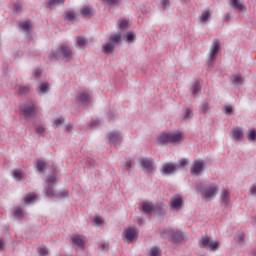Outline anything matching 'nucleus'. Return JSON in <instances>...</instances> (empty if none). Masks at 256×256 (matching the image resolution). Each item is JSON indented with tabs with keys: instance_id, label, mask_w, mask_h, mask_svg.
I'll return each mask as SVG.
<instances>
[{
	"instance_id": "1",
	"label": "nucleus",
	"mask_w": 256,
	"mask_h": 256,
	"mask_svg": "<svg viewBox=\"0 0 256 256\" xmlns=\"http://www.w3.org/2000/svg\"><path fill=\"white\" fill-rule=\"evenodd\" d=\"M51 175L46 179L45 193L46 197H57V199H65V197H69V192L63 190L61 192L55 193V185H57V176L55 174L56 168L55 166H51Z\"/></svg>"
},
{
	"instance_id": "2",
	"label": "nucleus",
	"mask_w": 256,
	"mask_h": 256,
	"mask_svg": "<svg viewBox=\"0 0 256 256\" xmlns=\"http://www.w3.org/2000/svg\"><path fill=\"white\" fill-rule=\"evenodd\" d=\"M185 139L183 133L179 131L162 133L157 137L159 145H167V143H181Z\"/></svg>"
},
{
	"instance_id": "3",
	"label": "nucleus",
	"mask_w": 256,
	"mask_h": 256,
	"mask_svg": "<svg viewBox=\"0 0 256 256\" xmlns=\"http://www.w3.org/2000/svg\"><path fill=\"white\" fill-rule=\"evenodd\" d=\"M197 191H201V195L203 199H211V197H215L219 192V188L217 184H210L208 186H204L202 182L196 183Z\"/></svg>"
},
{
	"instance_id": "4",
	"label": "nucleus",
	"mask_w": 256,
	"mask_h": 256,
	"mask_svg": "<svg viewBox=\"0 0 256 256\" xmlns=\"http://www.w3.org/2000/svg\"><path fill=\"white\" fill-rule=\"evenodd\" d=\"M62 56L65 61H71L73 59V51L66 44H62L59 50L52 51L50 54V60L53 61Z\"/></svg>"
},
{
	"instance_id": "5",
	"label": "nucleus",
	"mask_w": 256,
	"mask_h": 256,
	"mask_svg": "<svg viewBox=\"0 0 256 256\" xmlns=\"http://www.w3.org/2000/svg\"><path fill=\"white\" fill-rule=\"evenodd\" d=\"M200 249H209L210 251H219L221 244L219 241H213L209 236H202L199 240Z\"/></svg>"
},
{
	"instance_id": "6",
	"label": "nucleus",
	"mask_w": 256,
	"mask_h": 256,
	"mask_svg": "<svg viewBox=\"0 0 256 256\" xmlns=\"http://www.w3.org/2000/svg\"><path fill=\"white\" fill-rule=\"evenodd\" d=\"M123 239L126 243H135L139 239V229L137 227H128L123 232Z\"/></svg>"
},
{
	"instance_id": "7",
	"label": "nucleus",
	"mask_w": 256,
	"mask_h": 256,
	"mask_svg": "<svg viewBox=\"0 0 256 256\" xmlns=\"http://www.w3.org/2000/svg\"><path fill=\"white\" fill-rule=\"evenodd\" d=\"M220 49H221V42H219V39H215L212 43V48L209 53V65L213 64V61H215L217 57V53H219Z\"/></svg>"
},
{
	"instance_id": "8",
	"label": "nucleus",
	"mask_w": 256,
	"mask_h": 256,
	"mask_svg": "<svg viewBox=\"0 0 256 256\" xmlns=\"http://www.w3.org/2000/svg\"><path fill=\"white\" fill-rule=\"evenodd\" d=\"M21 113L25 119H30V117H35V104H25L21 108Z\"/></svg>"
},
{
	"instance_id": "9",
	"label": "nucleus",
	"mask_w": 256,
	"mask_h": 256,
	"mask_svg": "<svg viewBox=\"0 0 256 256\" xmlns=\"http://www.w3.org/2000/svg\"><path fill=\"white\" fill-rule=\"evenodd\" d=\"M204 167L205 162L203 160H195L191 167L192 175H201V171H203Z\"/></svg>"
},
{
	"instance_id": "10",
	"label": "nucleus",
	"mask_w": 256,
	"mask_h": 256,
	"mask_svg": "<svg viewBox=\"0 0 256 256\" xmlns=\"http://www.w3.org/2000/svg\"><path fill=\"white\" fill-rule=\"evenodd\" d=\"M170 207L174 209V211L181 210V207H183V198H181V196L172 197L170 199Z\"/></svg>"
},
{
	"instance_id": "11",
	"label": "nucleus",
	"mask_w": 256,
	"mask_h": 256,
	"mask_svg": "<svg viewBox=\"0 0 256 256\" xmlns=\"http://www.w3.org/2000/svg\"><path fill=\"white\" fill-rule=\"evenodd\" d=\"M110 143H112V145H119L121 143V141H123V137L121 136V132H110L107 135Z\"/></svg>"
},
{
	"instance_id": "12",
	"label": "nucleus",
	"mask_w": 256,
	"mask_h": 256,
	"mask_svg": "<svg viewBox=\"0 0 256 256\" xmlns=\"http://www.w3.org/2000/svg\"><path fill=\"white\" fill-rule=\"evenodd\" d=\"M76 101L82 105H89L91 103V96L86 92H79L76 96Z\"/></svg>"
},
{
	"instance_id": "13",
	"label": "nucleus",
	"mask_w": 256,
	"mask_h": 256,
	"mask_svg": "<svg viewBox=\"0 0 256 256\" xmlns=\"http://www.w3.org/2000/svg\"><path fill=\"white\" fill-rule=\"evenodd\" d=\"M140 163H141V167L143 168V171H145L146 173H151V171H153L154 169L153 160L142 158L140 160Z\"/></svg>"
},
{
	"instance_id": "14",
	"label": "nucleus",
	"mask_w": 256,
	"mask_h": 256,
	"mask_svg": "<svg viewBox=\"0 0 256 256\" xmlns=\"http://www.w3.org/2000/svg\"><path fill=\"white\" fill-rule=\"evenodd\" d=\"M177 171V165L173 163H165L162 167L163 175H173Z\"/></svg>"
},
{
	"instance_id": "15",
	"label": "nucleus",
	"mask_w": 256,
	"mask_h": 256,
	"mask_svg": "<svg viewBox=\"0 0 256 256\" xmlns=\"http://www.w3.org/2000/svg\"><path fill=\"white\" fill-rule=\"evenodd\" d=\"M229 5L236 11H247L245 4L241 3V0H229Z\"/></svg>"
},
{
	"instance_id": "16",
	"label": "nucleus",
	"mask_w": 256,
	"mask_h": 256,
	"mask_svg": "<svg viewBox=\"0 0 256 256\" xmlns=\"http://www.w3.org/2000/svg\"><path fill=\"white\" fill-rule=\"evenodd\" d=\"M85 241V237L81 235H74L72 237V242L80 249H85Z\"/></svg>"
},
{
	"instance_id": "17",
	"label": "nucleus",
	"mask_w": 256,
	"mask_h": 256,
	"mask_svg": "<svg viewBox=\"0 0 256 256\" xmlns=\"http://www.w3.org/2000/svg\"><path fill=\"white\" fill-rule=\"evenodd\" d=\"M19 27L25 33H31V30L33 29V23L31 22V20L22 21L19 23Z\"/></svg>"
},
{
	"instance_id": "18",
	"label": "nucleus",
	"mask_w": 256,
	"mask_h": 256,
	"mask_svg": "<svg viewBox=\"0 0 256 256\" xmlns=\"http://www.w3.org/2000/svg\"><path fill=\"white\" fill-rule=\"evenodd\" d=\"M220 199L223 205H229V201H231V192L227 189H222Z\"/></svg>"
},
{
	"instance_id": "19",
	"label": "nucleus",
	"mask_w": 256,
	"mask_h": 256,
	"mask_svg": "<svg viewBox=\"0 0 256 256\" xmlns=\"http://www.w3.org/2000/svg\"><path fill=\"white\" fill-rule=\"evenodd\" d=\"M170 235L171 241L174 243H181V241H183V233L180 231H171Z\"/></svg>"
},
{
	"instance_id": "20",
	"label": "nucleus",
	"mask_w": 256,
	"mask_h": 256,
	"mask_svg": "<svg viewBox=\"0 0 256 256\" xmlns=\"http://www.w3.org/2000/svg\"><path fill=\"white\" fill-rule=\"evenodd\" d=\"M232 137L235 141H243V129L240 127L235 128L232 131Z\"/></svg>"
},
{
	"instance_id": "21",
	"label": "nucleus",
	"mask_w": 256,
	"mask_h": 256,
	"mask_svg": "<svg viewBox=\"0 0 256 256\" xmlns=\"http://www.w3.org/2000/svg\"><path fill=\"white\" fill-rule=\"evenodd\" d=\"M102 49L106 55H111L113 54V51H115V44L113 42H108L102 46Z\"/></svg>"
},
{
	"instance_id": "22",
	"label": "nucleus",
	"mask_w": 256,
	"mask_h": 256,
	"mask_svg": "<svg viewBox=\"0 0 256 256\" xmlns=\"http://www.w3.org/2000/svg\"><path fill=\"white\" fill-rule=\"evenodd\" d=\"M230 81H232L233 85H243L244 79L241 74H234L230 77Z\"/></svg>"
},
{
	"instance_id": "23",
	"label": "nucleus",
	"mask_w": 256,
	"mask_h": 256,
	"mask_svg": "<svg viewBox=\"0 0 256 256\" xmlns=\"http://www.w3.org/2000/svg\"><path fill=\"white\" fill-rule=\"evenodd\" d=\"M81 14L83 15V17H86L87 19H91V16L93 15V8L85 6L82 8Z\"/></svg>"
},
{
	"instance_id": "24",
	"label": "nucleus",
	"mask_w": 256,
	"mask_h": 256,
	"mask_svg": "<svg viewBox=\"0 0 256 256\" xmlns=\"http://www.w3.org/2000/svg\"><path fill=\"white\" fill-rule=\"evenodd\" d=\"M65 0H50L47 4L48 9H55L58 5H64Z\"/></svg>"
},
{
	"instance_id": "25",
	"label": "nucleus",
	"mask_w": 256,
	"mask_h": 256,
	"mask_svg": "<svg viewBox=\"0 0 256 256\" xmlns=\"http://www.w3.org/2000/svg\"><path fill=\"white\" fill-rule=\"evenodd\" d=\"M49 83L47 82H43L40 84L39 88H38V93L40 95H45V93H48L49 92Z\"/></svg>"
},
{
	"instance_id": "26",
	"label": "nucleus",
	"mask_w": 256,
	"mask_h": 256,
	"mask_svg": "<svg viewBox=\"0 0 256 256\" xmlns=\"http://www.w3.org/2000/svg\"><path fill=\"white\" fill-rule=\"evenodd\" d=\"M76 43L77 46L80 47V49H85V45H87L88 41L87 38L83 36L76 37Z\"/></svg>"
},
{
	"instance_id": "27",
	"label": "nucleus",
	"mask_w": 256,
	"mask_h": 256,
	"mask_svg": "<svg viewBox=\"0 0 256 256\" xmlns=\"http://www.w3.org/2000/svg\"><path fill=\"white\" fill-rule=\"evenodd\" d=\"M109 43H113L115 46L117 43H121V34H111L109 36Z\"/></svg>"
},
{
	"instance_id": "28",
	"label": "nucleus",
	"mask_w": 256,
	"mask_h": 256,
	"mask_svg": "<svg viewBox=\"0 0 256 256\" xmlns=\"http://www.w3.org/2000/svg\"><path fill=\"white\" fill-rule=\"evenodd\" d=\"M30 91H31L30 86H24V85L18 86V95H27L28 93H30Z\"/></svg>"
},
{
	"instance_id": "29",
	"label": "nucleus",
	"mask_w": 256,
	"mask_h": 256,
	"mask_svg": "<svg viewBox=\"0 0 256 256\" xmlns=\"http://www.w3.org/2000/svg\"><path fill=\"white\" fill-rule=\"evenodd\" d=\"M36 168L38 171L43 172L47 168V163L43 160H37Z\"/></svg>"
},
{
	"instance_id": "30",
	"label": "nucleus",
	"mask_w": 256,
	"mask_h": 256,
	"mask_svg": "<svg viewBox=\"0 0 256 256\" xmlns=\"http://www.w3.org/2000/svg\"><path fill=\"white\" fill-rule=\"evenodd\" d=\"M142 211H144V213H151V211H155V206L149 203H143Z\"/></svg>"
},
{
	"instance_id": "31",
	"label": "nucleus",
	"mask_w": 256,
	"mask_h": 256,
	"mask_svg": "<svg viewBox=\"0 0 256 256\" xmlns=\"http://www.w3.org/2000/svg\"><path fill=\"white\" fill-rule=\"evenodd\" d=\"M23 175H25V173H23V170L21 169H15L13 172V177L14 179H17V181H21V179H23Z\"/></svg>"
},
{
	"instance_id": "32",
	"label": "nucleus",
	"mask_w": 256,
	"mask_h": 256,
	"mask_svg": "<svg viewBox=\"0 0 256 256\" xmlns=\"http://www.w3.org/2000/svg\"><path fill=\"white\" fill-rule=\"evenodd\" d=\"M236 241H238V243H240V245H244L245 244V233L241 232V231L237 232Z\"/></svg>"
},
{
	"instance_id": "33",
	"label": "nucleus",
	"mask_w": 256,
	"mask_h": 256,
	"mask_svg": "<svg viewBox=\"0 0 256 256\" xmlns=\"http://www.w3.org/2000/svg\"><path fill=\"white\" fill-rule=\"evenodd\" d=\"M209 17H211V12L207 10L202 12V15L200 17L201 23H207V21H209Z\"/></svg>"
},
{
	"instance_id": "34",
	"label": "nucleus",
	"mask_w": 256,
	"mask_h": 256,
	"mask_svg": "<svg viewBox=\"0 0 256 256\" xmlns=\"http://www.w3.org/2000/svg\"><path fill=\"white\" fill-rule=\"evenodd\" d=\"M35 199H37V195H35V193H29L25 196L24 201L29 205V203L35 201Z\"/></svg>"
},
{
	"instance_id": "35",
	"label": "nucleus",
	"mask_w": 256,
	"mask_h": 256,
	"mask_svg": "<svg viewBox=\"0 0 256 256\" xmlns=\"http://www.w3.org/2000/svg\"><path fill=\"white\" fill-rule=\"evenodd\" d=\"M14 217L16 219H23V209L21 207H18L14 210V213H13Z\"/></svg>"
},
{
	"instance_id": "36",
	"label": "nucleus",
	"mask_w": 256,
	"mask_h": 256,
	"mask_svg": "<svg viewBox=\"0 0 256 256\" xmlns=\"http://www.w3.org/2000/svg\"><path fill=\"white\" fill-rule=\"evenodd\" d=\"M35 130L40 137H45V127H43V125L36 126Z\"/></svg>"
},
{
	"instance_id": "37",
	"label": "nucleus",
	"mask_w": 256,
	"mask_h": 256,
	"mask_svg": "<svg viewBox=\"0 0 256 256\" xmlns=\"http://www.w3.org/2000/svg\"><path fill=\"white\" fill-rule=\"evenodd\" d=\"M149 256H161V249L159 247L151 248Z\"/></svg>"
},
{
	"instance_id": "38",
	"label": "nucleus",
	"mask_w": 256,
	"mask_h": 256,
	"mask_svg": "<svg viewBox=\"0 0 256 256\" xmlns=\"http://www.w3.org/2000/svg\"><path fill=\"white\" fill-rule=\"evenodd\" d=\"M13 9L15 13H21V11H23V3L21 2L14 3Z\"/></svg>"
},
{
	"instance_id": "39",
	"label": "nucleus",
	"mask_w": 256,
	"mask_h": 256,
	"mask_svg": "<svg viewBox=\"0 0 256 256\" xmlns=\"http://www.w3.org/2000/svg\"><path fill=\"white\" fill-rule=\"evenodd\" d=\"M134 163L135 162L132 159H128L122 167L123 169H126V171H131V167H133Z\"/></svg>"
},
{
	"instance_id": "40",
	"label": "nucleus",
	"mask_w": 256,
	"mask_h": 256,
	"mask_svg": "<svg viewBox=\"0 0 256 256\" xmlns=\"http://www.w3.org/2000/svg\"><path fill=\"white\" fill-rule=\"evenodd\" d=\"M201 91V81H197L193 86V95H197Z\"/></svg>"
},
{
	"instance_id": "41",
	"label": "nucleus",
	"mask_w": 256,
	"mask_h": 256,
	"mask_svg": "<svg viewBox=\"0 0 256 256\" xmlns=\"http://www.w3.org/2000/svg\"><path fill=\"white\" fill-rule=\"evenodd\" d=\"M248 140L249 141H256V130H250L248 133Z\"/></svg>"
},
{
	"instance_id": "42",
	"label": "nucleus",
	"mask_w": 256,
	"mask_h": 256,
	"mask_svg": "<svg viewBox=\"0 0 256 256\" xmlns=\"http://www.w3.org/2000/svg\"><path fill=\"white\" fill-rule=\"evenodd\" d=\"M193 117V111L191 109L187 108L185 111L184 118L185 119H191Z\"/></svg>"
},
{
	"instance_id": "43",
	"label": "nucleus",
	"mask_w": 256,
	"mask_h": 256,
	"mask_svg": "<svg viewBox=\"0 0 256 256\" xmlns=\"http://www.w3.org/2000/svg\"><path fill=\"white\" fill-rule=\"evenodd\" d=\"M63 123H65V119L63 118H56L54 120V124L56 127H60V125H63Z\"/></svg>"
},
{
	"instance_id": "44",
	"label": "nucleus",
	"mask_w": 256,
	"mask_h": 256,
	"mask_svg": "<svg viewBox=\"0 0 256 256\" xmlns=\"http://www.w3.org/2000/svg\"><path fill=\"white\" fill-rule=\"evenodd\" d=\"M48 253H49V250H47V247L42 246V247L39 248V255L45 256Z\"/></svg>"
},
{
	"instance_id": "45",
	"label": "nucleus",
	"mask_w": 256,
	"mask_h": 256,
	"mask_svg": "<svg viewBox=\"0 0 256 256\" xmlns=\"http://www.w3.org/2000/svg\"><path fill=\"white\" fill-rule=\"evenodd\" d=\"M66 18H68L69 21H73V19H75V12L73 11L66 12Z\"/></svg>"
},
{
	"instance_id": "46",
	"label": "nucleus",
	"mask_w": 256,
	"mask_h": 256,
	"mask_svg": "<svg viewBox=\"0 0 256 256\" xmlns=\"http://www.w3.org/2000/svg\"><path fill=\"white\" fill-rule=\"evenodd\" d=\"M127 41H129V43H133V41H135V34L133 32H128Z\"/></svg>"
},
{
	"instance_id": "47",
	"label": "nucleus",
	"mask_w": 256,
	"mask_h": 256,
	"mask_svg": "<svg viewBox=\"0 0 256 256\" xmlns=\"http://www.w3.org/2000/svg\"><path fill=\"white\" fill-rule=\"evenodd\" d=\"M99 249L101 251H108L109 250V244L108 243H100L99 244Z\"/></svg>"
},
{
	"instance_id": "48",
	"label": "nucleus",
	"mask_w": 256,
	"mask_h": 256,
	"mask_svg": "<svg viewBox=\"0 0 256 256\" xmlns=\"http://www.w3.org/2000/svg\"><path fill=\"white\" fill-rule=\"evenodd\" d=\"M128 25H129V22H127V20H122L119 24V27L120 29H127Z\"/></svg>"
},
{
	"instance_id": "49",
	"label": "nucleus",
	"mask_w": 256,
	"mask_h": 256,
	"mask_svg": "<svg viewBox=\"0 0 256 256\" xmlns=\"http://www.w3.org/2000/svg\"><path fill=\"white\" fill-rule=\"evenodd\" d=\"M209 111V104L206 103V104H203L202 107H201V113H207Z\"/></svg>"
},
{
	"instance_id": "50",
	"label": "nucleus",
	"mask_w": 256,
	"mask_h": 256,
	"mask_svg": "<svg viewBox=\"0 0 256 256\" xmlns=\"http://www.w3.org/2000/svg\"><path fill=\"white\" fill-rule=\"evenodd\" d=\"M224 113H226V115H231V113H233V107L225 106Z\"/></svg>"
},
{
	"instance_id": "51",
	"label": "nucleus",
	"mask_w": 256,
	"mask_h": 256,
	"mask_svg": "<svg viewBox=\"0 0 256 256\" xmlns=\"http://www.w3.org/2000/svg\"><path fill=\"white\" fill-rule=\"evenodd\" d=\"M94 223H96V225H101L103 223V219H101V217H96L94 218Z\"/></svg>"
},
{
	"instance_id": "52",
	"label": "nucleus",
	"mask_w": 256,
	"mask_h": 256,
	"mask_svg": "<svg viewBox=\"0 0 256 256\" xmlns=\"http://www.w3.org/2000/svg\"><path fill=\"white\" fill-rule=\"evenodd\" d=\"M163 9H167L169 7V0H162Z\"/></svg>"
},
{
	"instance_id": "53",
	"label": "nucleus",
	"mask_w": 256,
	"mask_h": 256,
	"mask_svg": "<svg viewBox=\"0 0 256 256\" xmlns=\"http://www.w3.org/2000/svg\"><path fill=\"white\" fill-rule=\"evenodd\" d=\"M34 75H35L36 77H41V69H35V70H34Z\"/></svg>"
},
{
	"instance_id": "54",
	"label": "nucleus",
	"mask_w": 256,
	"mask_h": 256,
	"mask_svg": "<svg viewBox=\"0 0 256 256\" xmlns=\"http://www.w3.org/2000/svg\"><path fill=\"white\" fill-rule=\"evenodd\" d=\"M97 125H99V121L98 120H94L90 123V127H97Z\"/></svg>"
},
{
	"instance_id": "55",
	"label": "nucleus",
	"mask_w": 256,
	"mask_h": 256,
	"mask_svg": "<svg viewBox=\"0 0 256 256\" xmlns=\"http://www.w3.org/2000/svg\"><path fill=\"white\" fill-rule=\"evenodd\" d=\"M180 165L181 167H185V165H187V159L180 160Z\"/></svg>"
},
{
	"instance_id": "56",
	"label": "nucleus",
	"mask_w": 256,
	"mask_h": 256,
	"mask_svg": "<svg viewBox=\"0 0 256 256\" xmlns=\"http://www.w3.org/2000/svg\"><path fill=\"white\" fill-rule=\"evenodd\" d=\"M73 129V125H71V124H68L67 126H66V131H71Z\"/></svg>"
},
{
	"instance_id": "57",
	"label": "nucleus",
	"mask_w": 256,
	"mask_h": 256,
	"mask_svg": "<svg viewBox=\"0 0 256 256\" xmlns=\"http://www.w3.org/2000/svg\"><path fill=\"white\" fill-rule=\"evenodd\" d=\"M251 193L252 195H256V186L251 187Z\"/></svg>"
},
{
	"instance_id": "58",
	"label": "nucleus",
	"mask_w": 256,
	"mask_h": 256,
	"mask_svg": "<svg viewBox=\"0 0 256 256\" xmlns=\"http://www.w3.org/2000/svg\"><path fill=\"white\" fill-rule=\"evenodd\" d=\"M229 19H231V16L229 14L225 15L224 21H229Z\"/></svg>"
},
{
	"instance_id": "59",
	"label": "nucleus",
	"mask_w": 256,
	"mask_h": 256,
	"mask_svg": "<svg viewBox=\"0 0 256 256\" xmlns=\"http://www.w3.org/2000/svg\"><path fill=\"white\" fill-rule=\"evenodd\" d=\"M138 223H139V225H143V219L142 218H138Z\"/></svg>"
},
{
	"instance_id": "60",
	"label": "nucleus",
	"mask_w": 256,
	"mask_h": 256,
	"mask_svg": "<svg viewBox=\"0 0 256 256\" xmlns=\"http://www.w3.org/2000/svg\"><path fill=\"white\" fill-rule=\"evenodd\" d=\"M252 256H256V248L251 251Z\"/></svg>"
},
{
	"instance_id": "61",
	"label": "nucleus",
	"mask_w": 256,
	"mask_h": 256,
	"mask_svg": "<svg viewBox=\"0 0 256 256\" xmlns=\"http://www.w3.org/2000/svg\"><path fill=\"white\" fill-rule=\"evenodd\" d=\"M3 249V240L0 239V251Z\"/></svg>"
}]
</instances>
